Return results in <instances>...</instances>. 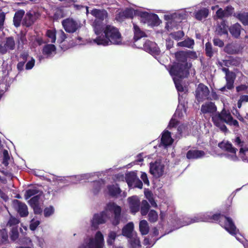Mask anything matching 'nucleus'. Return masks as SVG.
<instances>
[{"mask_svg":"<svg viewBox=\"0 0 248 248\" xmlns=\"http://www.w3.org/2000/svg\"><path fill=\"white\" fill-rule=\"evenodd\" d=\"M91 174H84L81 175H78L77 176H75L71 178L73 183H77L78 181H80L81 180H85L88 179Z\"/></svg>","mask_w":248,"mask_h":248,"instance_id":"obj_40","label":"nucleus"},{"mask_svg":"<svg viewBox=\"0 0 248 248\" xmlns=\"http://www.w3.org/2000/svg\"><path fill=\"white\" fill-rule=\"evenodd\" d=\"M19 222V221L17 218L11 217L8 222L7 225L12 227L18 224Z\"/></svg>","mask_w":248,"mask_h":248,"instance_id":"obj_54","label":"nucleus"},{"mask_svg":"<svg viewBox=\"0 0 248 248\" xmlns=\"http://www.w3.org/2000/svg\"><path fill=\"white\" fill-rule=\"evenodd\" d=\"M240 155L243 160L247 159V155H248V145L245 148H241L240 150Z\"/></svg>","mask_w":248,"mask_h":248,"instance_id":"obj_51","label":"nucleus"},{"mask_svg":"<svg viewBox=\"0 0 248 248\" xmlns=\"http://www.w3.org/2000/svg\"><path fill=\"white\" fill-rule=\"evenodd\" d=\"M173 141V140L171 137L170 132L168 130H165L162 134L161 143L159 146L167 149L168 147L170 146Z\"/></svg>","mask_w":248,"mask_h":248,"instance_id":"obj_21","label":"nucleus"},{"mask_svg":"<svg viewBox=\"0 0 248 248\" xmlns=\"http://www.w3.org/2000/svg\"><path fill=\"white\" fill-rule=\"evenodd\" d=\"M226 81H232L234 82L235 78V75L233 72L228 73L225 76Z\"/></svg>","mask_w":248,"mask_h":248,"instance_id":"obj_60","label":"nucleus"},{"mask_svg":"<svg viewBox=\"0 0 248 248\" xmlns=\"http://www.w3.org/2000/svg\"><path fill=\"white\" fill-rule=\"evenodd\" d=\"M116 236V234L115 232L112 231L110 232L107 240L108 244L109 245H112L115 240Z\"/></svg>","mask_w":248,"mask_h":248,"instance_id":"obj_49","label":"nucleus"},{"mask_svg":"<svg viewBox=\"0 0 248 248\" xmlns=\"http://www.w3.org/2000/svg\"><path fill=\"white\" fill-rule=\"evenodd\" d=\"M170 35L172 38L174 39L175 40H179L184 36V33L183 32V31H179L176 32L171 33Z\"/></svg>","mask_w":248,"mask_h":248,"instance_id":"obj_47","label":"nucleus"},{"mask_svg":"<svg viewBox=\"0 0 248 248\" xmlns=\"http://www.w3.org/2000/svg\"><path fill=\"white\" fill-rule=\"evenodd\" d=\"M241 26L238 23H236L229 28L231 34L234 37L237 38L239 36L241 32Z\"/></svg>","mask_w":248,"mask_h":248,"instance_id":"obj_32","label":"nucleus"},{"mask_svg":"<svg viewBox=\"0 0 248 248\" xmlns=\"http://www.w3.org/2000/svg\"><path fill=\"white\" fill-rule=\"evenodd\" d=\"M36 19L35 15L32 14L31 13H27L23 21V24L26 27L31 26Z\"/></svg>","mask_w":248,"mask_h":248,"instance_id":"obj_31","label":"nucleus"},{"mask_svg":"<svg viewBox=\"0 0 248 248\" xmlns=\"http://www.w3.org/2000/svg\"><path fill=\"white\" fill-rule=\"evenodd\" d=\"M216 31L217 33L219 35L228 34V26H226L224 21H222L220 24L217 26Z\"/></svg>","mask_w":248,"mask_h":248,"instance_id":"obj_33","label":"nucleus"},{"mask_svg":"<svg viewBox=\"0 0 248 248\" xmlns=\"http://www.w3.org/2000/svg\"><path fill=\"white\" fill-rule=\"evenodd\" d=\"M54 208L52 206H49L45 208L44 210V215L45 217H49L52 215L54 213Z\"/></svg>","mask_w":248,"mask_h":248,"instance_id":"obj_46","label":"nucleus"},{"mask_svg":"<svg viewBox=\"0 0 248 248\" xmlns=\"http://www.w3.org/2000/svg\"><path fill=\"white\" fill-rule=\"evenodd\" d=\"M179 104L174 114V116H177L181 118L184 117L186 115V111L187 103H186L184 100H182L180 97L179 99Z\"/></svg>","mask_w":248,"mask_h":248,"instance_id":"obj_23","label":"nucleus"},{"mask_svg":"<svg viewBox=\"0 0 248 248\" xmlns=\"http://www.w3.org/2000/svg\"><path fill=\"white\" fill-rule=\"evenodd\" d=\"M104 185L105 182L102 179L94 181L92 183L91 192L94 195H97Z\"/></svg>","mask_w":248,"mask_h":248,"instance_id":"obj_24","label":"nucleus"},{"mask_svg":"<svg viewBox=\"0 0 248 248\" xmlns=\"http://www.w3.org/2000/svg\"><path fill=\"white\" fill-rule=\"evenodd\" d=\"M56 47L53 44H48L46 45L43 49V54L46 55L47 57H51L55 54Z\"/></svg>","mask_w":248,"mask_h":248,"instance_id":"obj_28","label":"nucleus"},{"mask_svg":"<svg viewBox=\"0 0 248 248\" xmlns=\"http://www.w3.org/2000/svg\"><path fill=\"white\" fill-rule=\"evenodd\" d=\"M201 111L203 114H209L212 118L217 114L216 113L217 107L212 102L205 103L203 104L201 107Z\"/></svg>","mask_w":248,"mask_h":248,"instance_id":"obj_19","label":"nucleus"},{"mask_svg":"<svg viewBox=\"0 0 248 248\" xmlns=\"http://www.w3.org/2000/svg\"><path fill=\"white\" fill-rule=\"evenodd\" d=\"M136 46L143 49L152 55H158L160 53V50L156 44L149 40L144 41L142 46L138 45Z\"/></svg>","mask_w":248,"mask_h":248,"instance_id":"obj_14","label":"nucleus"},{"mask_svg":"<svg viewBox=\"0 0 248 248\" xmlns=\"http://www.w3.org/2000/svg\"><path fill=\"white\" fill-rule=\"evenodd\" d=\"M48 42L55 43L56 41V31L55 30H48L46 32Z\"/></svg>","mask_w":248,"mask_h":248,"instance_id":"obj_39","label":"nucleus"},{"mask_svg":"<svg viewBox=\"0 0 248 248\" xmlns=\"http://www.w3.org/2000/svg\"><path fill=\"white\" fill-rule=\"evenodd\" d=\"M40 198V194L33 196L29 201V203L31 207L35 205L39 204V200Z\"/></svg>","mask_w":248,"mask_h":248,"instance_id":"obj_48","label":"nucleus"},{"mask_svg":"<svg viewBox=\"0 0 248 248\" xmlns=\"http://www.w3.org/2000/svg\"><path fill=\"white\" fill-rule=\"evenodd\" d=\"M31 207L33 208L35 214H40L42 212V209L40 203L35 205Z\"/></svg>","mask_w":248,"mask_h":248,"instance_id":"obj_57","label":"nucleus"},{"mask_svg":"<svg viewBox=\"0 0 248 248\" xmlns=\"http://www.w3.org/2000/svg\"><path fill=\"white\" fill-rule=\"evenodd\" d=\"M13 206L17 210L21 217H24L28 215V207L25 203L17 200H14L13 202Z\"/></svg>","mask_w":248,"mask_h":248,"instance_id":"obj_20","label":"nucleus"},{"mask_svg":"<svg viewBox=\"0 0 248 248\" xmlns=\"http://www.w3.org/2000/svg\"><path fill=\"white\" fill-rule=\"evenodd\" d=\"M62 25L65 31L69 33L75 32L79 27L78 23L72 18H67L63 20Z\"/></svg>","mask_w":248,"mask_h":248,"instance_id":"obj_17","label":"nucleus"},{"mask_svg":"<svg viewBox=\"0 0 248 248\" xmlns=\"http://www.w3.org/2000/svg\"><path fill=\"white\" fill-rule=\"evenodd\" d=\"M237 17L245 25L248 24V13H243L238 14Z\"/></svg>","mask_w":248,"mask_h":248,"instance_id":"obj_41","label":"nucleus"},{"mask_svg":"<svg viewBox=\"0 0 248 248\" xmlns=\"http://www.w3.org/2000/svg\"><path fill=\"white\" fill-rule=\"evenodd\" d=\"M150 171L152 174L155 177H160L164 172V165L160 161L150 163Z\"/></svg>","mask_w":248,"mask_h":248,"instance_id":"obj_18","label":"nucleus"},{"mask_svg":"<svg viewBox=\"0 0 248 248\" xmlns=\"http://www.w3.org/2000/svg\"><path fill=\"white\" fill-rule=\"evenodd\" d=\"M158 216L157 213L154 210H151L148 213V219L151 222H156L158 219Z\"/></svg>","mask_w":248,"mask_h":248,"instance_id":"obj_44","label":"nucleus"},{"mask_svg":"<svg viewBox=\"0 0 248 248\" xmlns=\"http://www.w3.org/2000/svg\"><path fill=\"white\" fill-rule=\"evenodd\" d=\"M8 238L7 232L5 229L0 230V245L5 243Z\"/></svg>","mask_w":248,"mask_h":248,"instance_id":"obj_45","label":"nucleus"},{"mask_svg":"<svg viewBox=\"0 0 248 248\" xmlns=\"http://www.w3.org/2000/svg\"><path fill=\"white\" fill-rule=\"evenodd\" d=\"M24 14V12L22 10H20L16 12L14 17V23L16 27H18L20 25L21 19Z\"/></svg>","mask_w":248,"mask_h":248,"instance_id":"obj_36","label":"nucleus"},{"mask_svg":"<svg viewBox=\"0 0 248 248\" xmlns=\"http://www.w3.org/2000/svg\"><path fill=\"white\" fill-rule=\"evenodd\" d=\"M125 180L129 187H138L140 189L142 187V183L138 178L135 172L132 171L127 173L125 176Z\"/></svg>","mask_w":248,"mask_h":248,"instance_id":"obj_13","label":"nucleus"},{"mask_svg":"<svg viewBox=\"0 0 248 248\" xmlns=\"http://www.w3.org/2000/svg\"><path fill=\"white\" fill-rule=\"evenodd\" d=\"M149 204L146 201L143 200L142 202L140 212L142 216L147 215L149 209Z\"/></svg>","mask_w":248,"mask_h":248,"instance_id":"obj_42","label":"nucleus"},{"mask_svg":"<svg viewBox=\"0 0 248 248\" xmlns=\"http://www.w3.org/2000/svg\"><path fill=\"white\" fill-rule=\"evenodd\" d=\"M121 208L114 202H109L106 206L105 210L98 214L94 215L91 220L92 227L97 229L98 225L104 224L107 219L113 217V224L116 225L119 222Z\"/></svg>","mask_w":248,"mask_h":248,"instance_id":"obj_2","label":"nucleus"},{"mask_svg":"<svg viewBox=\"0 0 248 248\" xmlns=\"http://www.w3.org/2000/svg\"><path fill=\"white\" fill-rule=\"evenodd\" d=\"M178 121L176 120L174 118H172L170 121L168 128L170 129L173 128L177 124Z\"/></svg>","mask_w":248,"mask_h":248,"instance_id":"obj_61","label":"nucleus"},{"mask_svg":"<svg viewBox=\"0 0 248 248\" xmlns=\"http://www.w3.org/2000/svg\"><path fill=\"white\" fill-rule=\"evenodd\" d=\"M195 9V7L191 8H186L185 10L178 11L170 15L165 16V19L168 20V24H172L174 26L175 23L180 22L185 19L188 13H191L192 11Z\"/></svg>","mask_w":248,"mask_h":248,"instance_id":"obj_9","label":"nucleus"},{"mask_svg":"<svg viewBox=\"0 0 248 248\" xmlns=\"http://www.w3.org/2000/svg\"><path fill=\"white\" fill-rule=\"evenodd\" d=\"M194 45V40L190 38H187L183 41L177 43V46H179L186 47L190 48H192Z\"/></svg>","mask_w":248,"mask_h":248,"instance_id":"obj_38","label":"nucleus"},{"mask_svg":"<svg viewBox=\"0 0 248 248\" xmlns=\"http://www.w3.org/2000/svg\"><path fill=\"white\" fill-rule=\"evenodd\" d=\"M141 176L140 177L142 181H143L145 184H146L147 186L149 185V181L147 178V174L145 172H141Z\"/></svg>","mask_w":248,"mask_h":248,"instance_id":"obj_64","label":"nucleus"},{"mask_svg":"<svg viewBox=\"0 0 248 248\" xmlns=\"http://www.w3.org/2000/svg\"><path fill=\"white\" fill-rule=\"evenodd\" d=\"M205 155V153L202 151L193 150H189L186 154V157L189 159H199L203 157Z\"/></svg>","mask_w":248,"mask_h":248,"instance_id":"obj_25","label":"nucleus"},{"mask_svg":"<svg viewBox=\"0 0 248 248\" xmlns=\"http://www.w3.org/2000/svg\"><path fill=\"white\" fill-rule=\"evenodd\" d=\"M104 33L101 35H97L96 38L92 40L91 43L96 44L97 45L108 46L111 44L121 45L122 42V38L118 29L111 25H106L103 27L102 31Z\"/></svg>","mask_w":248,"mask_h":248,"instance_id":"obj_3","label":"nucleus"},{"mask_svg":"<svg viewBox=\"0 0 248 248\" xmlns=\"http://www.w3.org/2000/svg\"><path fill=\"white\" fill-rule=\"evenodd\" d=\"M38 194H40V196H41V192L37 188L35 187L31 188L26 191L25 198L26 200H28L31 196H34Z\"/></svg>","mask_w":248,"mask_h":248,"instance_id":"obj_37","label":"nucleus"},{"mask_svg":"<svg viewBox=\"0 0 248 248\" xmlns=\"http://www.w3.org/2000/svg\"><path fill=\"white\" fill-rule=\"evenodd\" d=\"M214 45L219 47H222L224 46L223 42L218 38H215L213 40Z\"/></svg>","mask_w":248,"mask_h":248,"instance_id":"obj_63","label":"nucleus"},{"mask_svg":"<svg viewBox=\"0 0 248 248\" xmlns=\"http://www.w3.org/2000/svg\"><path fill=\"white\" fill-rule=\"evenodd\" d=\"M139 228L142 235H146L148 233L149 228L146 220H142L140 221L139 224Z\"/></svg>","mask_w":248,"mask_h":248,"instance_id":"obj_35","label":"nucleus"},{"mask_svg":"<svg viewBox=\"0 0 248 248\" xmlns=\"http://www.w3.org/2000/svg\"><path fill=\"white\" fill-rule=\"evenodd\" d=\"M213 121L215 125L219 127L224 132L227 131V129L226 126L222 124L223 122L236 126L239 125L238 122L236 120H233L230 113L224 109H223L220 113H217L215 116H213Z\"/></svg>","mask_w":248,"mask_h":248,"instance_id":"obj_5","label":"nucleus"},{"mask_svg":"<svg viewBox=\"0 0 248 248\" xmlns=\"http://www.w3.org/2000/svg\"><path fill=\"white\" fill-rule=\"evenodd\" d=\"M209 14V10L206 8H202L194 13L195 18L199 20H202L206 18Z\"/></svg>","mask_w":248,"mask_h":248,"instance_id":"obj_30","label":"nucleus"},{"mask_svg":"<svg viewBox=\"0 0 248 248\" xmlns=\"http://www.w3.org/2000/svg\"><path fill=\"white\" fill-rule=\"evenodd\" d=\"M133 25L134 30L135 45L137 46L139 45L138 42V40L142 37L145 36V33L142 31L137 25L134 24Z\"/></svg>","mask_w":248,"mask_h":248,"instance_id":"obj_27","label":"nucleus"},{"mask_svg":"<svg viewBox=\"0 0 248 248\" xmlns=\"http://www.w3.org/2000/svg\"><path fill=\"white\" fill-rule=\"evenodd\" d=\"M40 222L38 220H36L35 218L31 219L30 225V229L32 231L35 230L36 228L40 224Z\"/></svg>","mask_w":248,"mask_h":248,"instance_id":"obj_52","label":"nucleus"},{"mask_svg":"<svg viewBox=\"0 0 248 248\" xmlns=\"http://www.w3.org/2000/svg\"><path fill=\"white\" fill-rule=\"evenodd\" d=\"M175 57L178 62L171 66L169 70L170 75L177 74L180 76H187L191 64L186 62V53L184 51H179L175 53Z\"/></svg>","mask_w":248,"mask_h":248,"instance_id":"obj_4","label":"nucleus"},{"mask_svg":"<svg viewBox=\"0 0 248 248\" xmlns=\"http://www.w3.org/2000/svg\"><path fill=\"white\" fill-rule=\"evenodd\" d=\"M18 237V230L16 228L13 227L11 231V239L15 241Z\"/></svg>","mask_w":248,"mask_h":248,"instance_id":"obj_53","label":"nucleus"},{"mask_svg":"<svg viewBox=\"0 0 248 248\" xmlns=\"http://www.w3.org/2000/svg\"><path fill=\"white\" fill-rule=\"evenodd\" d=\"M104 245L103 235L98 231L96 233L94 238H90L85 240L84 243L78 248H103Z\"/></svg>","mask_w":248,"mask_h":248,"instance_id":"obj_8","label":"nucleus"},{"mask_svg":"<svg viewBox=\"0 0 248 248\" xmlns=\"http://www.w3.org/2000/svg\"><path fill=\"white\" fill-rule=\"evenodd\" d=\"M15 48V41L12 37H7L0 43V54H5L9 50H14Z\"/></svg>","mask_w":248,"mask_h":248,"instance_id":"obj_15","label":"nucleus"},{"mask_svg":"<svg viewBox=\"0 0 248 248\" xmlns=\"http://www.w3.org/2000/svg\"><path fill=\"white\" fill-rule=\"evenodd\" d=\"M208 88L203 84L198 85L195 91V97L197 101L200 103L208 99L209 95Z\"/></svg>","mask_w":248,"mask_h":248,"instance_id":"obj_12","label":"nucleus"},{"mask_svg":"<svg viewBox=\"0 0 248 248\" xmlns=\"http://www.w3.org/2000/svg\"><path fill=\"white\" fill-rule=\"evenodd\" d=\"M175 221L178 225L176 229L194 222L218 221L219 224L224 228L231 235L234 236L238 241L240 242L242 241V236L239 233V230L237 229L232 219L220 214L213 215L211 212L201 213L197 215L193 218H186V220L183 223H181L179 219H175Z\"/></svg>","mask_w":248,"mask_h":248,"instance_id":"obj_1","label":"nucleus"},{"mask_svg":"<svg viewBox=\"0 0 248 248\" xmlns=\"http://www.w3.org/2000/svg\"><path fill=\"white\" fill-rule=\"evenodd\" d=\"M58 42L60 44L62 43L66 38V34L62 30L58 32Z\"/></svg>","mask_w":248,"mask_h":248,"instance_id":"obj_55","label":"nucleus"},{"mask_svg":"<svg viewBox=\"0 0 248 248\" xmlns=\"http://www.w3.org/2000/svg\"><path fill=\"white\" fill-rule=\"evenodd\" d=\"M216 16L219 18H222L226 17L225 14V10H223L221 8H219L216 12Z\"/></svg>","mask_w":248,"mask_h":248,"instance_id":"obj_59","label":"nucleus"},{"mask_svg":"<svg viewBox=\"0 0 248 248\" xmlns=\"http://www.w3.org/2000/svg\"><path fill=\"white\" fill-rule=\"evenodd\" d=\"M138 11H140V10H134L132 8H127L120 14H121L122 16L126 18H131L133 17L134 16H138V14L137 13Z\"/></svg>","mask_w":248,"mask_h":248,"instance_id":"obj_34","label":"nucleus"},{"mask_svg":"<svg viewBox=\"0 0 248 248\" xmlns=\"http://www.w3.org/2000/svg\"><path fill=\"white\" fill-rule=\"evenodd\" d=\"M35 62V59L31 57L25 65V69L27 70L31 69L34 66Z\"/></svg>","mask_w":248,"mask_h":248,"instance_id":"obj_50","label":"nucleus"},{"mask_svg":"<svg viewBox=\"0 0 248 248\" xmlns=\"http://www.w3.org/2000/svg\"><path fill=\"white\" fill-rule=\"evenodd\" d=\"M90 13L95 18L93 25L95 33L99 35L102 32L103 27H104L103 21L107 17L108 13L105 10L97 9H93Z\"/></svg>","mask_w":248,"mask_h":248,"instance_id":"obj_6","label":"nucleus"},{"mask_svg":"<svg viewBox=\"0 0 248 248\" xmlns=\"http://www.w3.org/2000/svg\"><path fill=\"white\" fill-rule=\"evenodd\" d=\"M205 50L206 54L208 57L211 58L213 56L214 50L213 49L210 43L207 42L205 44Z\"/></svg>","mask_w":248,"mask_h":248,"instance_id":"obj_43","label":"nucleus"},{"mask_svg":"<svg viewBox=\"0 0 248 248\" xmlns=\"http://www.w3.org/2000/svg\"><path fill=\"white\" fill-rule=\"evenodd\" d=\"M108 194L112 196L117 197L120 194L121 190L118 185H109L107 187Z\"/></svg>","mask_w":248,"mask_h":248,"instance_id":"obj_26","label":"nucleus"},{"mask_svg":"<svg viewBox=\"0 0 248 248\" xmlns=\"http://www.w3.org/2000/svg\"><path fill=\"white\" fill-rule=\"evenodd\" d=\"M3 163L5 165H8V160L9 159V156L8 154V152L6 150H4L3 152Z\"/></svg>","mask_w":248,"mask_h":248,"instance_id":"obj_58","label":"nucleus"},{"mask_svg":"<svg viewBox=\"0 0 248 248\" xmlns=\"http://www.w3.org/2000/svg\"><path fill=\"white\" fill-rule=\"evenodd\" d=\"M20 58L25 62L29 60L31 57H29V54L27 52H23L20 55Z\"/></svg>","mask_w":248,"mask_h":248,"instance_id":"obj_62","label":"nucleus"},{"mask_svg":"<svg viewBox=\"0 0 248 248\" xmlns=\"http://www.w3.org/2000/svg\"><path fill=\"white\" fill-rule=\"evenodd\" d=\"M133 229V223L129 222L123 228L122 234L129 238V242L132 248H139L140 246V241Z\"/></svg>","mask_w":248,"mask_h":248,"instance_id":"obj_7","label":"nucleus"},{"mask_svg":"<svg viewBox=\"0 0 248 248\" xmlns=\"http://www.w3.org/2000/svg\"><path fill=\"white\" fill-rule=\"evenodd\" d=\"M218 147L228 152L226 156L229 159L236 161L237 157L236 155L237 149L232 147V144L228 141H223L218 144Z\"/></svg>","mask_w":248,"mask_h":248,"instance_id":"obj_11","label":"nucleus"},{"mask_svg":"<svg viewBox=\"0 0 248 248\" xmlns=\"http://www.w3.org/2000/svg\"><path fill=\"white\" fill-rule=\"evenodd\" d=\"M172 77L174 83L175 84L176 88L178 92L179 97H180L182 100L183 99V94L185 95L187 92V89L186 87H183L181 84V79L186 76H180L178 75H171ZM179 98H178V99Z\"/></svg>","mask_w":248,"mask_h":248,"instance_id":"obj_16","label":"nucleus"},{"mask_svg":"<svg viewBox=\"0 0 248 248\" xmlns=\"http://www.w3.org/2000/svg\"><path fill=\"white\" fill-rule=\"evenodd\" d=\"M5 19V14L3 12L0 13V31H2L4 29V24Z\"/></svg>","mask_w":248,"mask_h":248,"instance_id":"obj_56","label":"nucleus"},{"mask_svg":"<svg viewBox=\"0 0 248 248\" xmlns=\"http://www.w3.org/2000/svg\"><path fill=\"white\" fill-rule=\"evenodd\" d=\"M128 202L132 213L135 214L140 209V200L137 196H134L128 198Z\"/></svg>","mask_w":248,"mask_h":248,"instance_id":"obj_22","label":"nucleus"},{"mask_svg":"<svg viewBox=\"0 0 248 248\" xmlns=\"http://www.w3.org/2000/svg\"><path fill=\"white\" fill-rule=\"evenodd\" d=\"M137 13L140 17L141 21L148 26H155L158 24L159 18L157 15L141 11Z\"/></svg>","mask_w":248,"mask_h":248,"instance_id":"obj_10","label":"nucleus"},{"mask_svg":"<svg viewBox=\"0 0 248 248\" xmlns=\"http://www.w3.org/2000/svg\"><path fill=\"white\" fill-rule=\"evenodd\" d=\"M241 49L240 46L234 44H228L224 48V51L228 54H233L239 53Z\"/></svg>","mask_w":248,"mask_h":248,"instance_id":"obj_29","label":"nucleus"}]
</instances>
